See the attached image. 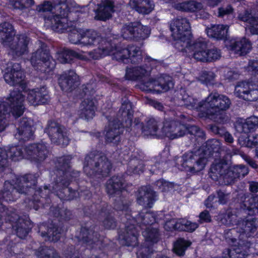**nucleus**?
<instances>
[{
    "mask_svg": "<svg viewBox=\"0 0 258 258\" xmlns=\"http://www.w3.org/2000/svg\"><path fill=\"white\" fill-rule=\"evenodd\" d=\"M81 45H99L97 49L88 52L90 57L94 59L112 54L114 59L124 63L131 62L132 63H139L142 60L140 47L135 45H128L127 47L116 46L114 43L107 41L99 33L92 29H84Z\"/></svg>",
    "mask_w": 258,
    "mask_h": 258,
    "instance_id": "1",
    "label": "nucleus"
},
{
    "mask_svg": "<svg viewBox=\"0 0 258 258\" xmlns=\"http://www.w3.org/2000/svg\"><path fill=\"white\" fill-rule=\"evenodd\" d=\"M181 95L183 105L203 111L207 118L216 123L224 124L229 121L226 111L230 108L231 102L227 96L212 92L197 104V100L185 91Z\"/></svg>",
    "mask_w": 258,
    "mask_h": 258,
    "instance_id": "2",
    "label": "nucleus"
},
{
    "mask_svg": "<svg viewBox=\"0 0 258 258\" xmlns=\"http://www.w3.org/2000/svg\"><path fill=\"white\" fill-rule=\"evenodd\" d=\"M240 207L227 212L221 219L223 224L228 226H236L246 234L253 233L257 229L255 218H249L258 213V195L240 193Z\"/></svg>",
    "mask_w": 258,
    "mask_h": 258,
    "instance_id": "3",
    "label": "nucleus"
},
{
    "mask_svg": "<svg viewBox=\"0 0 258 258\" xmlns=\"http://www.w3.org/2000/svg\"><path fill=\"white\" fill-rule=\"evenodd\" d=\"M72 157L64 156L56 158L55 167L56 177L52 183V189L61 200H72L82 196L83 189H79L74 184H71L73 179L80 176V172L73 170L70 165Z\"/></svg>",
    "mask_w": 258,
    "mask_h": 258,
    "instance_id": "4",
    "label": "nucleus"
},
{
    "mask_svg": "<svg viewBox=\"0 0 258 258\" xmlns=\"http://www.w3.org/2000/svg\"><path fill=\"white\" fill-rule=\"evenodd\" d=\"M112 168V163L103 153L93 151L85 157L83 170L86 175L92 178L108 176Z\"/></svg>",
    "mask_w": 258,
    "mask_h": 258,
    "instance_id": "5",
    "label": "nucleus"
},
{
    "mask_svg": "<svg viewBox=\"0 0 258 258\" xmlns=\"http://www.w3.org/2000/svg\"><path fill=\"white\" fill-rule=\"evenodd\" d=\"M24 97L21 92L14 90L6 101H0V132L6 128V118L10 113L16 118L20 117L24 112L23 102Z\"/></svg>",
    "mask_w": 258,
    "mask_h": 258,
    "instance_id": "6",
    "label": "nucleus"
},
{
    "mask_svg": "<svg viewBox=\"0 0 258 258\" xmlns=\"http://www.w3.org/2000/svg\"><path fill=\"white\" fill-rule=\"evenodd\" d=\"M37 178L35 175L27 174L17 178L15 185L6 181L2 190V195H0V204L3 206L2 201H13L16 200L17 193L26 194L30 188H33L36 184Z\"/></svg>",
    "mask_w": 258,
    "mask_h": 258,
    "instance_id": "7",
    "label": "nucleus"
},
{
    "mask_svg": "<svg viewBox=\"0 0 258 258\" xmlns=\"http://www.w3.org/2000/svg\"><path fill=\"white\" fill-rule=\"evenodd\" d=\"M181 51L187 53L188 57H192L197 61L211 62L218 59L221 57L220 52L216 48L208 49L207 43L202 39H199L188 46L182 47Z\"/></svg>",
    "mask_w": 258,
    "mask_h": 258,
    "instance_id": "8",
    "label": "nucleus"
},
{
    "mask_svg": "<svg viewBox=\"0 0 258 258\" xmlns=\"http://www.w3.org/2000/svg\"><path fill=\"white\" fill-rule=\"evenodd\" d=\"M46 27L58 33H64L66 31L69 33L68 38L71 43L81 44L84 29L73 26L71 22H68L67 19H47L46 21Z\"/></svg>",
    "mask_w": 258,
    "mask_h": 258,
    "instance_id": "9",
    "label": "nucleus"
},
{
    "mask_svg": "<svg viewBox=\"0 0 258 258\" xmlns=\"http://www.w3.org/2000/svg\"><path fill=\"white\" fill-rule=\"evenodd\" d=\"M171 36L176 40V46L179 49L188 46L191 40L190 24L186 18H178L173 19L170 25Z\"/></svg>",
    "mask_w": 258,
    "mask_h": 258,
    "instance_id": "10",
    "label": "nucleus"
},
{
    "mask_svg": "<svg viewBox=\"0 0 258 258\" xmlns=\"http://www.w3.org/2000/svg\"><path fill=\"white\" fill-rule=\"evenodd\" d=\"M116 208L122 212L124 216L122 217L121 220L126 223L124 231L119 234V239L122 244L134 247L138 243L139 233L135 225L130 223L132 220L128 214V207L126 205H123L121 207L116 206Z\"/></svg>",
    "mask_w": 258,
    "mask_h": 258,
    "instance_id": "11",
    "label": "nucleus"
},
{
    "mask_svg": "<svg viewBox=\"0 0 258 258\" xmlns=\"http://www.w3.org/2000/svg\"><path fill=\"white\" fill-rule=\"evenodd\" d=\"M203 150L199 149L195 151H188L182 156V166L184 169L196 173L204 169L207 163V158L203 154Z\"/></svg>",
    "mask_w": 258,
    "mask_h": 258,
    "instance_id": "12",
    "label": "nucleus"
},
{
    "mask_svg": "<svg viewBox=\"0 0 258 258\" xmlns=\"http://www.w3.org/2000/svg\"><path fill=\"white\" fill-rule=\"evenodd\" d=\"M173 86L172 78L168 75H162L155 79H149L147 81L143 80L140 85V88L144 91L160 93L168 91Z\"/></svg>",
    "mask_w": 258,
    "mask_h": 258,
    "instance_id": "13",
    "label": "nucleus"
},
{
    "mask_svg": "<svg viewBox=\"0 0 258 258\" xmlns=\"http://www.w3.org/2000/svg\"><path fill=\"white\" fill-rule=\"evenodd\" d=\"M151 30L147 26L140 22H134L124 24L121 30V36L125 39L137 41L144 40L150 34Z\"/></svg>",
    "mask_w": 258,
    "mask_h": 258,
    "instance_id": "14",
    "label": "nucleus"
},
{
    "mask_svg": "<svg viewBox=\"0 0 258 258\" xmlns=\"http://www.w3.org/2000/svg\"><path fill=\"white\" fill-rule=\"evenodd\" d=\"M51 142L57 145L66 147L69 143V138L66 128L58 123L50 121L44 129Z\"/></svg>",
    "mask_w": 258,
    "mask_h": 258,
    "instance_id": "15",
    "label": "nucleus"
},
{
    "mask_svg": "<svg viewBox=\"0 0 258 258\" xmlns=\"http://www.w3.org/2000/svg\"><path fill=\"white\" fill-rule=\"evenodd\" d=\"M9 211L8 214H3L1 213L2 223L4 221L12 222L13 229L16 231L17 235L20 238L25 237L28 234L30 228L29 226V221L20 218L19 216L12 210L5 208Z\"/></svg>",
    "mask_w": 258,
    "mask_h": 258,
    "instance_id": "16",
    "label": "nucleus"
},
{
    "mask_svg": "<svg viewBox=\"0 0 258 258\" xmlns=\"http://www.w3.org/2000/svg\"><path fill=\"white\" fill-rule=\"evenodd\" d=\"M32 66L41 72H49L54 68L55 62L51 58L48 51L42 48L38 49L31 58Z\"/></svg>",
    "mask_w": 258,
    "mask_h": 258,
    "instance_id": "17",
    "label": "nucleus"
},
{
    "mask_svg": "<svg viewBox=\"0 0 258 258\" xmlns=\"http://www.w3.org/2000/svg\"><path fill=\"white\" fill-rule=\"evenodd\" d=\"M30 41V38L26 34H17L10 42L6 45L10 48L9 54L16 58L27 53Z\"/></svg>",
    "mask_w": 258,
    "mask_h": 258,
    "instance_id": "18",
    "label": "nucleus"
},
{
    "mask_svg": "<svg viewBox=\"0 0 258 258\" xmlns=\"http://www.w3.org/2000/svg\"><path fill=\"white\" fill-rule=\"evenodd\" d=\"M48 154V148L43 143L30 144L24 147L25 158L36 163L44 161Z\"/></svg>",
    "mask_w": 258,
    "mask_h": 258,
    "instance_id": "19",
    "label": "nucleus"
},
{
    "mask_svg": "<svg viewBox=\"0 0 258 258\" xmlns=\"http://www.w3.org/2000/svg\"><path fill=\"white\" fill-rule=\"evenodd\" d=\"M25 77L19 63H11L5 69L4 74V78L7 84L13 86H20L22 88L25 85Z\"/></svg>",
    "mask_w": 258,
    "mask_h": 258,
    "instance_id": "20",
    "label": "nucleus"
},
{
    "mask_svg": "<svg viewBox=\"0 0 258 258\" xmlns=\"http://www.w3.org/2000/svg\"><path fill=\"white\" fill-rule=\"evenodd\" d=\"M250 245V241L248 240H240V242L232 248L225 249L223 252L222 256L223 258H245L248 255Z\"/></svg>",
    "mask_w": 258,
    "mask_h": 258,
    "instance_id": "21",
    "label": "nucleus"
},
{
    "mask_svg": "<svg viewBox=\"0 0 258 258\" xmlns=\"http://www.w3.org/2000/svg\"><path fill=\"white\" fill-rule=\"evenodd\" d=\"M106 141L108 143L117 144L120 140V135L122 133L123 127L120 120L113 119L109 122L106 128Z\"/></svg>",
    "mask_w": 258,
    "mask_h": 258,
    "instance_id": "22",
    "label": "nucleus"
},
{
    "mask_svg": "<svg viewBox=\"0 0 258 258\" xmlns=\"http://www.w3.org/2000/svg\"><path fill=\"white\" fill-rule=\"evenodd\" d=\"M79 239L91 248L100 245L102 243L100 235L93 228L82 227L80 231Z\"/></svg>",
    "mask_w": 258,
    "mask_h": 258,
    "instance_id": "23",
    "label": "nucleus"
},
{
    "mask_svg": "<svg viewBox=\"0 0 258 258\" xmlns=\"http://www.w3.org/2000/svg\"><path fill=\"white\" fill-rule=\"evenodd\" d=\"M79 77L73 70L64 72L58 79V83L61 90L65 92H71L78 85Z\"/></svg>",
    "mask_w": 258,
    "mask_h": 258,
    "instance_id": "24",
    "label": "nucleus"
},
{
    "mask_svg": "<svg viewBox=\"0 0 258 258\" xmlns=\"http://www.w3.org/2000/svg\"><path fill=\"white\" fill-rule=\"evenodd\" d=\"M248 172V168L244 165H233L228 167L223 180L226 184H232L241 177H244Z\"/></svg>",
    "mask_w": 258,
    "mask_h": 258,
    "instance_id": "25",
    "label": "nucleus"
},
{
    "mask_svg": "<svg viewBox=\"0 0 258 258\" xmlns=\"http://www.w3.org/2000/svg\"><path fill=\"white\" fill-rule=\"evenodd\" d=\"M234 93L237 97L249 101H254L258 99V90L250 89L248 83L245 82L237 84Z\"/></svg>",
    "mask_w": 258,
    "mask_h": 258,
    "instance_id": "26",
    "label": "nucleus"
},
{
    "mask_svg": "<svg viewBox=\"0 0 258 258\" xmlns=\"http://www.w3.org/2000/svg\"><path fill=\"white\" fill-rule=\"evenodd\" d=\"M33 133L32 120L27 118H23L18 124L15 137L19 141H26L31 138Z\"/></svg>",
    "mask_w": 258,
    "mask_h": 258,
    "instance_id": "27",
    "label": "nucleus"
},
{
    "mask_svg": "<svg viewBox=\"0 0 258 258\" xmlns=\"http://www.w3.org/2000/svg\"><path fill=\"white\" fill-rule=\"evenodd\" d=\"M137 203L145 208L152 207L155 201L156 192L150 187L143 186L139 189L137 195Z\"/></svg>",
    "mask_w": 258,
    "mask_h": 258,
    "instance_id": "28",
    "label": "nucleus"
},
{
    "mask_svg": "<svg viewBox=\"0 0 258 258\" xmlns=\"http://www.w3.org/2000/svg\"><path fill=\"white\" fill-rule=\"evenodd\" d=\"M27 100L30 105L34 106L47 103L48 95L46 88L42 87L30 91L28 93Z\"/></svg>",
    "mask_w": 258,
    "mask_h": 258,
    "instance_id": "29",
    "label": "nucleus"
},
{
    "mask_svg": "<svg viewBox=\"0 0 258 258\" xmlns=\"http://www.w3.org/2000/svg\"><path fill=\"white\" fill-rule=\"evenodd\" d=\"M151 70V64L126 69L125 77L131 80H141L149 76Z\"/></svg>",
    "mask_w": 258,
    "mask_h": 258,
    "instance_id": "30",
    "label": "nucleus"
},
{
    "mask_svg": "<svg viewBox=\"0 0 258 258\" xmlns=\"http://www.w3.org/2000/svg\"><path fill=\"white\" fill-rule=\"evenodd\" d=\"M125 180L122 176L114 175L106 182V190L108 194L114 196L119 195L124 188Z\"/></svg>",
    "mask_w": 258,
    "mask_h": 258,
    "instance_id": "31",
    "label": "nucleus"
},
{
    "mask_svg": "<svg viewBox=\"0 0 258 258\" xmlns=\"http://www.w3.org/2000/svg\"><path fill=\"white\" fill-rule=\"evenodd\" d=\"M97 6L94 17L95 20L104 21L111 17V14L114 12V5L112 1L104 0Z\"/></svg>",
    "mask_w": 258,
    "mask_h": 258,
    "instance_id": "32",
    "label": "nucleus"
},
{
    "mask_svg": "<svg viewBox=\"0 0 258 258\" xmlns=\"http://www.w3.org/2000/svg\"><path fill=\"white\" fill-rule=\"evenodd\" d=\"M58 4L54 6V10H55L52 14L47 16L44 17L45 26H46V21L47 19H58L61 20L62 18H67L69 12L70 10V8L69 7L68 4L67 3V0H57Z\"/></svg>",
    "mask_w": 258,
    "mask_h": 258,
    "instance_id": "33",
    "label": "nucleus"
},
{
    "mask_svg": "<svg viewBox=\"0 0 258 258\" xmlns=\"http://www.w3.org/2000/svg\"><path fill=\"white\" fill-rule=\"evenodd\" d=\"M252 233L246 234V233L243 232L241 229L238 228H233L225 230L224 232V237L225 240L229 243L233 244L237 240L238 242H240V240H248Z\"/></svg>",
    "mask_w": 258,
    "mask_h": 258,
    "instance_id": "34",
    "label": "nucleus"
},
{
    "mask_svg": "<svg viewBox=\"0 0 258 258\" xmlns=\"http://www.w3.org/2000/svg\"><path fill=\"white\" fill-rule=\"evenodd\" d=\"M230 47L235 54L240 56L246 55L252 48L250 41L245 38L231 42Z\"/></svg>",
    "mask_w": 258,
    "mask_h": 258,
    "instance_id": "35",
    "label": "nucleus"
},
{
    "mask_svg": "<svg viewBox=\"0 0 258 258\" xmlns=\"http://www.w3.org/2000/svg\"><path fill=\"white\" fill-rule=\"evenodd\" d=\"M235 127L240 133L247 134L252 132L258 128V117L251 116L246 118L244 122L238 121Z\"/></svg>",
    "mask_w": 258,
    "mask_h": 258,
    "instance_id": "36",
    "label": "nucleus"
},
{
    "mask_svg": "<svg viewBox=\"0 0 258 258\" xmlns=\"http://www.w3.org/2000/svg\"><path fill=\"white\" fill-rule=\"evenodd\" d=\"M56 59L61 63H71L75 58L82 60L86 59V57L82 54H79L74 50L63 49L56 53Z\"/></svg>",
    "mask_w": 258,
    "mask_h": 258,
    "instance_id": "37",
    "label": "nucleus"
},
{
    "mask_svg": "<svg viewBox=\"0 0 258 258\" xmlns=\"http://www.w3.org/2000/svg\"><path fill=\"white\" fill-rule=\"evenodd\" d=\"M173 8L177 11L182 12L193 13L203 8L202 3L192 1H186L181 3H175Z\"/></svg>",
    "mask_w": 258,
    "mask_h": 258,
    "instance_id": "38",
    "label": "nucleus"
},
{
    "mask_svg": "<svg viewBox=\"0 0 258 258\" xmlns=\"http://www.w3.org/2000/svg\"><path fill=\"white\" fill-rule=\"evenodd\" d=\"M129 5L138 13L148 14L154 8V5L150 0H130Z\"/></svg>",
    "mask_w": 258,
    "mask_h": 258,
    "instance_id": "39",
    "label": "nucleus"
},
{
    "mask_svg": "<svg viewBox=\"0 0 258 258\" xmlns=\"http://www.w3.org/2000/svg\"><path fill=\"white\" fill-rule=\"evenodd\" d=\"M132 220L136 222L141 229H144L148 227V225L154 223L156 217L155 214L152 212H141Z\"/></svg>",
    "mask_w": 258,
    "mask_h": 258,
    "instance_id": "40",
    "label": "nucleus"
},
{
    "mask_svg": "<svg viewBox=\"0 0 258 258\" xmlns=\"http://www.w3.org/2000/svg\"><path fill=\"white\" fill-rule=\"evenodd\" d=\"M136 125L138 126V124ZM138 125L141 127L146 135L156 136L158 138L162 137L161 130H159V121L154 118H149L145 126L142 124Z\"/></svg>",
    "mask_w": 258,
    "mask_h": 258,
    "instance_id": "41",
    "label": "nucleus"
},
{
    "mask_svg": "<svg viewBox=\"0 0 258 258\" xmlns=\"http://www.w3.org/2000/svg\"><path fill=\"white\" fill-rule=\"evenodd\" d=\"M45 228V226L43 225L40 226L39 232L41 233V235L42 237L47 236V239L45 240L55 242L60 239L61 231L60 228L53 224L50 225L47 232L43 230Z\"/></svg>",
    "mask_w": 258,
    "mask_h": 258,
    "instance_id": "42",
    "label": "nucleus"
},
{
    "mask_svg": "<svg viewBox=\"0 0 258 258\" xmlns=\"http://www.w3.org/2000/svg\"><path fill=\"white\" fill-rule=\"evenodd\" d=\"M95 108L94 102L92 99H84L80 106V117L87 120L92 119L94 116Z\"/></svg>",
    "mask_w": 258,
    "mask_h": 258,
    "instance_id": "43",
    "label": "nucleus"
},
{
    "mask_svg": "<svg viewBox=\"0 0 258 258\" xmlns=\"http://www.w3.org/2000/svg\"><path fill=\"white\" fill-rule=\"evenodd\" d=\"M228 27L227 25H215L206 29L208 35L216 39H223L226 37Z\"/></svg>",
    "mask_w": 258,
    "mask_h": 258,
    "instance_id": "44",
    "label": "nucleus"
},
{
    "mask_svg": "<svg viewBox=\"0 0 258 258\" xmlns=\"http://www.w3.org/2000/svg\"><path fill=\"white\" fill-rule=\"evenodd\" d=\"M228 163L225 157L215 160L211 166V172L224 178L228 169Z\"/></svg>",
    "mask_w": 258,
    "mask_h": 258,
    "instance_id": "45",
    "label": "nucleus"
},
{
    "mask_svg": "<svg viewBox=\"0 0 258 258\" xmlns=\"http://www.w3.org/2000/svg\"><path fill=\"white\" fill-rule=\"evenodd\" d=\"M15 35L13 26L10 23L5 22L0 24V36L4 45L10 42Z\"/></svg>",
    "mask_w": 258,
    "mask_h": 258,
    "instance_id": "46",
    "label": "nucleus"
},
{
    "mask_svg": "<svg viewBox=\"0 0 258 258\" xmlns=\"http://www.w3.org/2000/svg\"><path fill=\"white\" fill-rule=\"evenodd\" d=\"M144 164L142 160L134 158L131 159L128 164L126 173L131 175L135 174H140L144 171Z\"/></svg>",
    "mask_w": 258,
    "mask_h": 258,
    "instance_id": "47",
    "label": "nucleus"
},
{
    "mask_svg": "<svg viewBox=\"0 0 258 258\" xmlns=\"http://www.w3.org/2000/svg\"><path fill=\"white\" fill-rule=\"evenodd\" d=\"M144 229L145 231L143 232V235L146 239V242H150L156 243L159 241L160 234L157 228L148 226Z\"/></svg>",
    "mask_w": 258,
    "mask_h": 258,
    "instance_id": "48",
    "label": "nucleus"
},
{
    "mask_svg": "<svg viewBox=\"0 0 258 258\" xmlns=\"http://www.w3.org/2000/svg\"><path fill=\"white\" fill-rule=\"evenodd\" d=\"M99 219L106 229H113L116 227V221L108 211H102L99 214Z\"/></svg>",
    "mask_w": 258,
    "mask_h": 258,
    "instance_id": "49",
    "label": "nucleus"
},
{
    "mask_svg": "<svg viewBox=\"0 0 258 258\" xmlns=\"http://www.w3.org/2000/svg\"><path fill=\"white\" fill-rule=\"evenodd\" d=\"M191 244V242L184 238H178L174 243V251L179 256L183 255L185 251Z\"/></svg>",
    "mask_w": 258,
    "mask_h": 258,
    "instance_id": "50",
    "label": "nucleus"
},
{
    "mask_svg": "<svg viewBox=\"0 0 258 258\" xmlns=\"http://www.w3.org/2000/svg\"><path fill=\"white\" fill-rule=\"evenodd\" d=\"M176 224L177 230L188 232H192L198 227L196 223H192L185 219L178 220Z\"/></svg>",
    "mask_w": 258,
    "mask_h": 258,
    "instance_id": "51",
    "label": "nucleus"
},
{
    "mask_svg": "<svg viewBox=\"0 0 258 258\" xmlns=\"http://www.w3.org/2000/svg\"><path fill=\"white\" fill-rule=\"evenodd\" d=\"M36 255L38 258H60L54 248L46 246L39 248Z\"/></svg>",
    "mask_w": 258,
    "mask_h": 258,
    "instance_id": "52",
    "label": "nucleus"
},
{
    "mask_svg": "<svg viewBox=\"0 0 258 258\" xmlns=\"http://www.w3.org/2000/svg\"><path fill=\"white\" fill-rule=\"evenodd\" d=\"M6 152L8 154V158L9 157L10 159L14 161H18L25 158L24 149L23 151L20 147H11Z\"/></svg>",
    "mask_w": 258,
    "mask_h": 258,
    "instance_id": "53",
    "label": "nucleus"
},
{
    "mask_svg": "<svg viewBox=\"0 0 258 258\" xmlns=\"http://www.w3.org/2000/svg\"><path fill=\"white\" fill-rule=\"evenodd\" d=\"M175 127V121L165 120L163 122V126L161 128V135L162 136H166L172 139L173 132Z\"/></svg>",
    "mask_w": 258,
    "mask_h": 258,
    "instance_id": "54",
    "label": "nucleus"
},
{
    "mask_svg": "<svg viewBox=\"0 0 258 258\" xmlns=\"http://www.w3.org/2000/svg\"><path fill=\"white\" fill-rule=\"evenodd\" d=\"M132 106L130 101L126 98L122 99L121 106L119 109V112H121V115L124 117H127L128 119L129 124H131Z\"/></svg>",
    "mask_w": 258,
    "mask_h": 258,
    "instance_id": "55",
    "label": "nucleus"
},
{
    "mask_svg": "<svg viewBox=\"0 0 258 258\" xmlns=\"http://www.w3.org/2000/svg\"><path fill=\"white\" fill-rule=\"evenodd\" d=\"M152 252V248L145 242L139 247L137 255L138 258H148Z\"/></svg>",
    "mask_w": 258,
    "mask_h": 258,
    "instance_id": "56",
    "label": "nucleus"
},
{
    "mask_svg": "<svg viewBox=\"0 0 258 258\" xmlns=\"http://www.w3.org/2000/svg\"><path fill=\"white\" fill-rule=\"evenodd\" d=\"M10 3L15 9L23 10L33 5L34 2L33 0H10Z\"/></svg>",
    "mask_w": 258,
    "mask_h": 258,
    "instance_id": "57",
    "label": "nucleus"
},
{
    "mask_svg": "<svg viewBox=\"0 0 258 258\" xmlns=\"http://www.w3.org/2000/svg\"><path fill=\"white\" fill-rule=\"evenodd\" d=\"M175 129L172 132H173V136L171 139H174L179 137H181L185 135L187 131L186 126L181 124L178 121H175Z\"/></svg>",
    "mask_w": 258,
    "mask_h": 258,
    "instance_id": "58",
    "label": "nucleus"
},
{
    "mask_svg": "<svg viewBox=\"0 0 258 258\" xmlns=\"http://www.w3.org/2000/svg\"><path fill=\"white\" fill-rule=\"evenodd\" d=\"M156 186L162 192H166L172 189L174 184L172 182H168L163 179L157 180L155 183Z\"/></svg>",
    "mask_w": 258,
    "mask_h": 258,
    "instance_id": "59",
    "label": "nucleus"
},
{
    "mask_svg": "<svg viewBox=\"0 0 258 258\" xmlns=\"http://www.w3.org/2000/svg\"><path fill=\"white\" fill-rule=\"evenodd\" d=\"M215 77V74L211 71L202 72L200 77V80L206 84H210L213 83V81Z\"/></svg>",
    "mask_w": 258,
    "mask_h": 258,
    "instance_id": "60",
    "label": "nucleus"
},
{
    "mask_svg": "<svg viewBox=\"0 0 258 258\" xmlns=\"http://www.w3.org/2000/svg\"><path fill=\"white\" fill-rule=\"evenodd\" d=\"M254 18V16L251 15L250 11L248 10H244L238 13L237 19L238 20L246 22L247 24H249V21Z\"/></svg>",
    "mask_w": 258,
    "mask_h": 258,
    "instance_id": "61",
    "label": "nucleus"
},
{
    "mask_svg": "<svg viewBox=\"0 0 258 258\" xmlns=\"http://www.w3.org/2000/svg\"><path fill=\"white\" fill-rule=\"evenodd\" d=\"M234 9L231 5L222 6L218 8V17L223 18L224 16L232 14Z\"/></svg>",
    "mask_w": 258,
    "mask_h": 258,
    "instance_id": "62",
    "label": "nucleus"
},
{
    "mask_svg": "<svg viewBox=\"0 0 258 258\" xmlns=\"http://www.w3.org/2000/svg\"><path fill=\"white\" fill-rule=\"evenodd\" d=\"M217 197L219 204L225 205L227 203L230 198V193L219 190L217 191Z\"/></svg>",
    "mask_w": 258,
    "mask_h": 258,
    "instance_id": "63",
    "label": "nucleus"
},
{
    "mask_svg": "<svg viewBox=\"0 0 258 258\" xmlns=\"http://www.w3.org/2000/svg\"><path fill=\"white\" fill-rule=\"evenodd\" d=\"M247 27L252 34L258 35V17H254Z\"/></svg>",
    "mask_w": 258,
    "mask_h": 258,
    "instance_id": "64",
    "label": "nucleus"
}]
</instances>
